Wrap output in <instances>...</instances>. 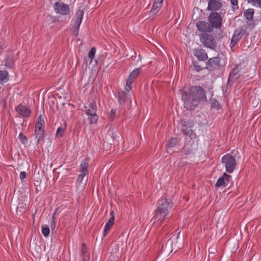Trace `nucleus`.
<instances>
[{
  "instance_id": "nucleus-38",
  "label": "nucleus",
  "mask_w": 261,
  "mask_h": 261,
  "mask_svg": "<svg viewBox=\"0 0 261 261\" xmlns=\"http://www.w3.org/2000/svg\"><path fill=\"white\" fill-rule=\"evenodd\" d=\"M87 174L86 173H81L78 178H77V181L79 182H81L82 181V180H83L84 177L86 176Z\"/></svg>"
},
{
  "instance_id": "nucleus-27",
  "label": "nucleus",
  "mask_w": 261,
  "mask_h": 261,
  "mask_svg": "<svg viewBox=\"0 0 261 261\" xmlns=\"http://www.w3.org/2000/svg\"><path fill=\"white\" fill-rule=\"evenodd\" d=\"M50 232L49 228L47 225L42 226V233L44 237H48Z\"/></svg>"
},
{
  "instance_id": "nucleus-24",
  "label": "nucleus",
  "mask_w": 261,
  "mask_h": 261,
  "mask_svg": "<svg viewBox=\"0 0 261 261\" xmlns=\"http://www.w3.org/2000/svg\"><path fill=\"white\" fill-rule=\"evenodd\" d=\"M88 161V159H85L82 162L80 167V172L81 173L87 174V168L89 166Z\"/></svg>"
},
{
  "instance_id": "nucleus-33",
  "label": "nucleus",
  "mask_w": 261,
  "mask_h": 261,
  "mask_svg": "<svg viewBox=\"0 0 261 261\" xmlns=\"http://www.w3.org/2000/svg\"><path fill=\"white\" fill-rule=\"evenodd\" d=\"M231 4L232 5L233 11H236L239 9L238 0H230Z\"/></svg>"
},
{
  "instance_id": "nucleus-36",
  "label": "nucleus",
  "mask_w": 261,
  "mask_h": 261,
  "mask_svg": "<svg viewBox=\"0 0 261 261\" xmlns=\"http://www.w3.org/2000/svg\"><path fill=\"white\" fill-rule=\"evenodd\" d=\"M116 110L115 109H112L110 114L109 119L110 121H113L115 118Z\"/></svg>"
},
{
  "instance_id": "nucleus-35",
  "label": "nucleus",
  "mask_w": 261,
  "mask_h": 261,
  "mask_svg": "<svg viewBox=\"0 0 261 261\" xmlns=\"http://www.w3.org/2000/svg\"><path fill=\"white\" fill-rule=\"evenodd\" d=\"M19 138L20 142L22 143L25 144L27 143L28 139L25 136H24L22 133H20L19 135Z\"/></svg>"
},
{
  "instance_id": "nucleus-34",
  "label": "nucleus",
  "mask_w": 261,
  "mask_h": 261,
  "mask_svg": "<svg viewBox=\"0 0 261 261\" xmlns=\"http://www.w3.org/2000/svg\"><path fill=\"white\" fill-rule=\"evenodd\" d=\"M96 53V48L93 47L91 48L90 51L88 53V57L89 58L91 59V61L93 59L94 55Z\"/></svg>"
},
{
  "instance_id": "nucleus-22",
  "label": "nucleus",
  "mask_w": 261,
  "mask_h": 261,
  "mask_svg": "<svg viewBox=\"0 0 261 261\" xmlns=\"http://www.w3.org/2000/svg\"><path fill=\"white\" fill-rule=\"evenodd\" d=\"M163 2H161V1L155 0L150 12L153 14H156L160 11Z\"/></svg>"
},
{
  "instance_id": "nucleus-19",
  "label": "nucleus",
  "mask_w": 261,
  "mask_h": 261,
  "mask_svg": "<svg viewBox=\"0 0 261 261\" xmlns=\"http://www.w3.org/2000/svg\"><path fill=\"white\" fill-rule=\"evenodd\" d=\"M194 55L200 61H205L208 59L207 54L202 48L197 49L194 50Z\"/></svg>"
},
{
  "instance_id": "nucleus-32",
  "label": "nucleus",
  "mask_w": 261,
  "mask_h": 261,
  "mask_svg": "<svg viewBox=\"0 0 261 261\" xmlns=\"http://www.w3.org/2000/svg\"><path fill=\"white\" fill-rule=\"evenodd\" d=\"M87 251V246L85 244L83 243L82 245V248H81V253L83 255V259L84 261L85 260L86 258V255L84 256V254L86 253Z\"/></svg>"
},
{
  "instance_id": "nucleus-28",
  "label": "nucleus",
  "mask_w": 261,
  "mask_h": 261,
  "mask_svg": "<svg viewBox=\"0 0 261 261\" xmlns=\"http://www.w3.org/2000/svg\"><path fill=\"white\" fill-rule=\"evenodd\" d=\"M8 75V73L6 71H1L0 70V83L3 82L5 79H7Z\"/></svg>"
},
{
  "instance_id": "nucleus-6",
  "label": "nucleus",
  "mask_w": 261,
  "mask_h": 261,
  "mask_svg": "<svg viewBox=\"0 0 261 261\" xmlns=\"http://www.w3.org/2000/svg\"><path fill=\"white\" fill-rule=\"evenodd\" d=\"M208 20L211 25L216 29L220 30L222 32L221 27L222 26V17L218 12H213L210 14L208 17Z\"/></svg>"
},
{
  "instance_id": "nucleus-7",
  "label": "nucleus",
  "mask_w": 261,
  "mask_h": 261,
  "mask_svg": "<svg viewBox=\"0 0 261 261\" xmlns=\"http://www.w3.org/2000/svg\"><path fill=\"white\" fill-rule=\"evenodd\" d=\"M44 120L41 115L38 118L35 125V135L37 140V143L44 137Z\"/></svg>"
},
{
  "instance_id": "nucleus-9",
  "label": "nucleus",
  "mask_w": 261,
  "mask_h": 261,
  "mask_svg": "<svg viewBox=\"0 0 261 261\" xmlns=\"http://www.w3.org/2000/svg\"><path fill=\"white\" fill-rule=\"evenodd\" d=\"M198 140H190L182 148L181 152L185 155H191L194 154L195 151L198 148Z\"/></svg>"
},
{
  "instance_id": "nucleus-21",
  "label": "nucleus",
  "mask_w": 261,
  "mask_h": 261,
  "mask_svg": "<svg viewBox=\"0 0 261 261\" xmlns=\"http://www.w3.org/2000/svg\"><path fill=\"white\" fill-rule=\"evenodd\" d=\"M141 71V68H138L134 69L129 74L128 80L129 84H132L134 82V81L135 79H136L138 76L139 75Z\"/></svg>"
},
{
  "instance_id": "nucleus-23",
  "label": "nucleus",
  "mask_w": 261,
  "mask_h": 261,
  "mask_svg": "<svg viewBox=\"0 0 261 261\" xmlns=\"http://www.w3.org/2000/svg\"><path fill=\"white\" fill-rule=\"evenodd\" d=\"M220 59L218 57L210 58L207 62V65L211 67H217L219 65Z\"/></svg>"
},
{
  "instance_id": "nucleus-8",
  "label": "nucleus",
  "mask_w": 261,
  "mask_h": 261,
  "mask_svg": "<svg viewBox=\"0 0 261 261\" xmlns=\"http://www.w3.org/2000/svg\"><path fill=\"white\" fill-rule=\"evenodd\" d=\"M192 124L191 123L181 121L180 123V130L182 134L186 136H188L191 140L196 139L197 136L194 132L191 129Z\"/></svg>"
},
{
  "instance_id": "nucleus-14",
  "label": "nucleus",
  "mask_w": 261,
  "mask_h": 261,
  "mask_svg": "<svg viewBox=\"0 0 261 261\" xmlns=\"http://www.w3.org/2000/svg\"><path fill=\"white\" fill-rule=\"evenodd\" d=\"M230 177L229 175L224 173L223 176L218 179L215 186L218 187H226L228 184Z\"/></svg>"
},
{
  "instance_id": "nucleus-5",
  "label": "nucleus",
  "mask_w": 261,
  "mask_h": 261,
  "mask_svg": "<svg viewBox=\"0 0 261 261\" xmlns=\"http://www.w3.org/2000/svg\"><path fill=\"white\" fill-rule=\"evenodd\" d=\"M200 40L204 47L215 50L217 47V43L213 35L207 33L200 35Z\"/></svg>"
},
{
  "instance_id": "nucleus-41",
  "label": "nucleus",
  "mask_w": 261,
  "mask_h": 261,
  "mask_svg": "<svg viewBox=\"0 0 261 261\" xmlns=\"http://www.w3.org/2000/svg\"><path fill=\"white\" fill-rule=\"evenodd\" d=\"M194 69L196 71H199L202 69L201 66L198 65H194Z\"/></svg>"
},
{
  "instance_id": "nucleus-29",
  "label": "nucleus",
  "mask_w": 261,
  "mask_h": 261,
  "mask_svg": "<svg viewBox=\"0 0 261 261\" xmlns=\"http://www.w3.org/2000/svg\"><path fill=\"white\" fill-rule=\"evenodd\" d=\"M248 2L255 7L261 8V0H248Z\"/></svg>"
},
{
  "instance_id": "nucleus-13",
  "label": "nucleus",
  "mask_w": 261,
  "mask_h": 261,
  "mask_svg": "<svg viewBox=\"0 0 261 261\" xmlns=\"http://www.w3.org/2000/svg\"><path fill=\"white\" fill-rule=\"evenodd\" d=\"M196 27L198 30L201 32L210 33L213 31V27L210 22L200 21L196 23Z\"/></svg>"
},
{
  "instance_id": "nucleus-20",
  "label": "nucleus",
  "mask_w": 261,
  "mask_h": 261,
  "mask_svg": "<svg viewBox=\"0 0 261 261\" xmlns=\"http://www.w3.org/2000/svg\"><path fill=\"white\" fill-rule=\"evenodd\" d=\"M240 72V68L238 65H237L232 70V71L230 73L228 82L230 81L233 80L235 81L237 80L241 74L239 73Z\"/></svg>"
},
{
  "instance_id": "nucleus-4",
  "label": "nucleus",
  "mask_w": 261,
  "mask_h": 261,
  "mask_svg": "<svg viewBox=\"0 0 261 261\" xmlns=\"http://www.w3.org/2000/svg\"><path fill=\"white\" fill-rule=\"evenodd\" d=\"M221 162L224 165L226 171L230 173L234 170L237 166L235 158L230 154L224 155L222 158Z\"/></svg>"
},
{
  "instance_id": "nucleus-31",
  "label": "nucleus",
  "mask_w": 261,
  "mask_h": 261,
  "mask_svg": "<svg viewBox=\"0 0 261 261\" xmlns=\"http://www.w3.org/2000/svg\"><path fill=\"white\" fill-rule=\"evenodd\" d=\"M211 107L215 109H219L220 108V105L219 104V102L215 99L211 100Z\"/></svg>"
},
{
  "instance_id": "nucleus-12",
  "label": "nucleus",
  "mask_w": 261,
  "mask_h": 261,
  "mask_svg": "<svg viewBox=\"0 0 261 261\" xmlns=\"http://www.w3.org/2000/svg\"><path fill=\"white\" fill-rule=\"evenodd\" d=\"M254 13V10L253 9H248L244 12V16L248 20L247 21V28L249 27L251 29H253L255 27V23L253 21Z\"/></svg>"
},
{
  "instance_id": "nucleus-16",
  "label": "nucleus",
  "mask_w": 261,
  "mask_h": 261,
  "mask_svg": "<svg viewBox=\"0 0 261 261\" xmlns=\"http://www.w3.org/2000/svg\"><path fill=\"white\" fill-rule=\"evenodd\" d=\"M221 0H210L208 3L207 9L211 11H217L222 7Z\"/></svg>"
},
{
  "instance_id": "nucleus-2",
  "label": "nucleus",
  "mask_w": 261,
  "mask_h": 261,
  "mask_svg": "<svg viewBox=\"0 0 261 261\" xmlns=\"http://www.w3.org/2000/svg\"><path fill=\"white\" fill-rule=\"evenodd\" d=\"M173 207V203L171 201L166 198L161 199L158 203L157 209L154 212V215L151 221L157 227L167 219L170 212Z\"/></svg>"
},
{
  "instance_id": "nucleus-10",
  "label": "nucleus",
  "mask_w": 261,
  "mask_h": 261,
  "mask_svg": "<svg viewBox=\"0 0 261 261\" xmlns=\"http://www.w3.org/2000/svg\"><path fill=\"white\" fill-rule=\"evenodd\" d=\"M247 27L245 25L241 26L240 28L236 30L231 38L230 46L232 48L235 46L238 41L241 39L242 36L246 32Z\"/></svg>"
},
{
  "instance_id": "nucleus-1",
  "label": "nucleus",
  "mask_w": 261,
  "mask_h": 261,
  "mask_svg": "<svg viewBox=\"0 0 261 261\" xmlns=\"http://www.w3.org/2000/svg\"><path fill=\"white\" fill-rule=\"evenodd\" d=\"M184 107L188 110H193L199 103L206 100L204 90L200 86H192L188 92L182 94Z\"/></svg>"
},
{
  "instance_id": "nucleus-15",
  "label": "nucleus",
  "mask_w": 261,
  "mask_h": 261,
  "mask_svg": "<svg viewBox=\"0 0 261 261\" xmlns=\"http://www.w3.org/2000/svg\"><path fill=\"white\" fill-rule=\"evenodd\" d=\"M83 15L84 11L80 9L77 11L76 13V18L73 27L74 32H78L80 24L82 21Z\"/></svg>"
},
{
  "instance_id": "nucleus-40",
  "label": "nucleus",
  "mask_w": 261,
  "mask_h": 261,
  "mask_svg": "<svg viewBox=\"0 0 261 261\" xmlns=\"http://www.w3.org/2000/svg\"><path fill=\"white\" fill-rule=\"evenodd\" d=\"M27 175V173L25 171H22L20 173V179L22 180L26 178Z\"/></svg>"
},
{
  "instance_id": "nucleus-17",
  "label": "nucleus",
  "mask_w": 261,
  "mask_h": 261,
  "mask_svg": "<svg viewBox=\"0 0 261 261\" xmlns=\"http://www.w3.org/2000/svg\"><path fill=\"white\" fill-rule=\"evenodd\" d=\"M16 111L18 113V114L23 116V117H29L31 113V110L20 104L16 108Z\"/></svg>"
},
{
  "instance_id": "nucleus-39",
  "label": "nucleus",
  "mask_w": 261,
  "mask_h": 261,
  "mask_svg": "<svg viewBox=\"0 0 261 261\" xmlns=\"http://www.w3.org/2000/svg\"><path fill=\"white\" fill-rule=\"evenodd\" d=\"M132 84H129L128 83V80H127L126 81V86L125 87V90L126 91H128L129 92L130 91V90L132 88Z\"/></svg>"
},
{
  "instance_id": "nucleus-25",
  "label": "nucleus",
  "mask_w": 261,
  "mask_h": 261,
  "mask_svg": "<svg viewBox=\"0 0 261 261\" xmlns=\"http://www.w3.org/2000/svg\"><path fill=\"white\" fill-rule=\"evenodd\" d=\"M177 140L176 138H171L168 144H167V148H168V150L167 151L168 152L169 150L168 149H170V148H171L172 147H173L175 144L177 143Z\"/></svg>"
},
{
  "instance_id": "nucleus-37",
  "label": "nucleus",
  "mask_w": 261,
  "mask_h": 261,
  "mask_svg": "<svg viewBox=\"0 0 261 261\" xmlns=\"http://www.w3.org/2000/svg\"><path fill=\"white\" fill-rule=\"evenodd\" d=\"M55 213L54 214V215L52 217V220L51 222V225L50 227L52 230L55 229L56 227V221H55Z\"/></svg>"
},
{
  "instance_id": "nucleus-26",
  "label": "nucleus",
  "mask_w": 261,
  "mask_h": 261,
  "mask_svg": "<svg viewBox=\"0 0 261 261\" xmlns=\"http://www.w3.org/2000/svg\"><path fill=\"white\" fill-rule=\"evenodd\" d=\"M118 101L120 103H123L125 101V94L123 92H119L118 93Z\"/></svg>"
},
{
  "instance_id": "nucleus-3",
  "label": "nucleus",
  "mask_w": 261,
  "mask_h": 261,
  "mask_svg": "<svg viewBox=\"0 0 261 261\" xmlns=\"http://www.w3.org/2000/svg\"><path fill=\"white\" fill-rule=\"evenodd\" d=\"M84 111L88 116V119L90 124L96 123L98 116L97 115V107L95 101H89L87 105L84 106Z\"/></svg>"
},
{
  "instance_id": "nucleus-18",
  "label": "nucleus",
  "mask_w": 261,
  "mask_h": 261,
  "mask_svg": "<svg viewBox=\"0 0 261 261\" xmlns=\"http://www.w3.org/2000/svg\"><path fill=\"white\" fill-rule=\"evenodd\" d=\"M111 218H110L109 221L107 223L106 225L105 226V229L103 231V236L106 237L110 230L111 228L113 226L114 224V221L115 220L114 217V211H111L110 213Z\"/></svg>"
},
{
  "instance_id": "nucleus-30",
  "label": "nucleus",
  "mask_w": 261,
  "mask_h": 261,
  "mask_svg": "<svg viewBox=\"0 0 261 261\" xmlns=\"http://www.w3.org/2000/svg\"><path fill=\"white\" fill-rule=\"evenodd\" d=\"M65 127H59L57 129V132H56V136H57V137L60 138V137H62L63 135V134H64V131H65Z\"/></svg>"
},
{
  "instance_id": "nucleus-11",
  "label": "nucleus",
  "mask_w": 261,
  "mask_h": 261,
  "mask_svg": "<svg viewBox=\"0 0 261 261\" xmlns=\"http://www.w3.org/2000/svg\"><path fill=\"white\" fill-rule=\"evenodd\" d=\"M54 10L57 13L61 15H66L70 12L68 5L62 2H56L54 4Z\"/></svg>"
}]
</instances>
